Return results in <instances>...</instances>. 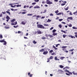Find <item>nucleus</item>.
Here are the masks:
<instances>
[{
  "label": "nucleus",
  "instance_id": "obj_36",
  "mask_svg": "<svg viewBox=\"0 0 77 77\" xmlns=\"http://www.w3.org/2000/svg\"><path fill=\"white\" fill-rule=\"evenodd\" d=\"M73 74H74V75H76V74H77V73H75L74 72V71H73L72 72Z\"/></svg>",
  "mask_w": 77,
  "mask_h": 77
},
{
  "label": "nucleus",
  "instance_id": "obj_14",
  "mask_svg": "<svg viewBox=\"0 0 77 77\" xmlns=\"http://www.w3.org/2000/svg\"><path fill=\"white\" fill-rule=\"evenodd\" d=\"M39 17L40 18L41 17V16H39V15L37 16L36 17V20H38V18H39Z\"/></svg>",
  "mask_w": 77,
  "mask_h": 77
},
{
  "label": "nucleus",
  "instance_id": "obj_22",
  "mask_svg": "<svg viewBox=\"0 0 77 77\" xmlns=\"http://www.w3.org/2000/svg\"><path fill=\"white\" fill-rule=\"evenodd\" d=\"M68 19L70 20H72V17H70L68 18Z\"/></svg>",
  "mask_w": 77,
  "mask_h": 77
},
{
  "label": "nucleus",
  "instance_id": "obj_58",
  "mask_svg": "<svg viewBox=\"0 0 77 77\" xmlns=\"http://www.w3.org/2000/svg\"><path fill=\"white\" fill-rule=\"evenodd\" d=\"M62 20H63V19H60L59 20V21H62Z\"/></svg>",
  "mask_w": 77,
  "mask_h": 77
},
{
  "label": "nucleus",
  "instance_id": "obj_6",
  "mask_svg": "<svg viewBox=\"0 0 77 77\" xmlns=\"http://www.w3.org/2000/svg\"><path fill=\"white\" fill-rule=\"evenodd\" d=\"M6 18L7 19L6 21L7 22H8L9 21V20L10 19V17L8 16H6Z\"/></svg>",
  "mask_w": 77,
  "mask_h": 77
},
{
  "label": "nucleus",
  "instance_id": "obj_62",
  "mask_svg": "<svg viewBox=\"0 0 77 77\" xmlns=\"http://www.w3.org/2000/svg\"><path fill=\"white\" fill-rule=\"evenodd\" d=\"M59 0H54V2H58Z\"/></svg>",
  "mask_w": 77,
  "mask_h": 77
},
{
  "label": "nucleus",
  "instance_id": "obj_23",
  "mask_svg": "<svg viewBox=\"0 0 77 77\" xmlns=\"http://www.w3.org/2000/svg\"><path fill=\"white\" fill-rule=\"evenodd\" d=\"M61 32H63L64 33H67V32H66V31H63V30H61Z\"/></svg>",
  "mask_w": 77,
  "mask_h": 77
},
{
  "label": "nucleus",
  "instance_id": "obj_48",
  "mask_svg": "<svg viewBox=\"0 0 77 77\" xmlns=\"http://www.w3.org/2000/svg\"><path fill=\"white\" fill-rule=\"evenodd\" d=\"M5 29H9V27L5 26Z\"/></svg>",
  "mask_w": 77,
  "mask_h": 77
},
{
  "label": "nucleus",
  "instance_id": "obj_16",
  "mask_svg": "<svg viewBox=\"0 0 77 77\" xmlns=\"http://www.w3.org/2000/svg\"><path fill=\"white\" fill-rule=\"evenodd\" d=\"M17 24V22H15V23H11V24L13 26H14V25H16Z\"/></svg>",
  "mask_w": 77,
  "mask_h": 77
},
{
  "label": "nucleus",
  "instance_id": "obj_45",
  "mask_svg": "<svg viewBox=\"0 0 77 77\" xmlns=\"http://www.w3.org/2000/svg\"><path fill=\"white\" fill-rule=\"evenodd\" d=\"M18 27V25H17L16 26H14L13 27L14 28H17V27Z\"/></svg>",
  "mask_w": 77,
  "mask_h": 77
},
{
  "label": "nucleus",
  "instance_id": "obj_30",
  "mask_svg": "<svg viewBox=\"0 0 77 77\" xmlns=\"http://www.w3.org/2000/svg\"><path fill=\"white\" fill-rule=\"evenodd\" d=\"M33 44H36L37 43V42H35V41L34 40L33 41Z\"/></svg>",
  "mask_w": 77,
  "mask_h": 77
},
{
  "label": "nucleus",
  "instance_id": "obj_37",
  "mask_svg": "<svg viewBox=\"0 0 77 77\" xmlns=\"http://www.w3.org/2000/svg\"><path fill=\"white\" fill-rule=\"evenodd\" d=\"M55 13H56V14H57L59 12V10H57L56 11L54 12Z\"/></svg>",
  "mask_w": 77,
  "mask_h": 77
},
{
  "label": "nucleus",
  "instance_id": "obj_9",
  "mask_svg": "<svg viewBox=\"0 0 77 77\" xmlns=\"http://www.w3.org/2000/svg\"><path fill=\"white\" fill-rule=\"evenodd\" d=\"M48 51H45L43 52V54L45 55L47 54H48Z\"/></svg>",
  "mask_w": 77,
  "mask_h": 77
},
{
  "label": "nucleus",
  "instance_id": "obj_64",
  "mask_svg": "<svg viewBox=\"0 0 77 77\" xmlns=\"http://www.w3.org/2000/svg\"><path fill=\"white\" fill-rule=\"evenodd\" d=\"M53 27H51L50 29V30H52V29H53Z\"/></svg>",
  "mask_w": 77,
  "mask_h": 77
},
{
  "label": "nucleus",
  "instance_id": "obj_15",
  "mask_svg": "<svg viewBox=\"0 0 77 77\" xmlns=\"http://www.w3.org/2000/svg\"><path fill=\"white\" fill-rule=\"evenodd\" d=\"M69 37H70L71 38H75V37L74 36H73L71 35H70L69 36Z\"/></svg>",
  "mask_w": 77,
  "mask_h": 77
},
{
  "label": "nucleus",
  "instance_id": "obj_24",
  "mask_svg": "<svg viewBox=\"0 0 77 77\" xmlns=\"http://www.w3.org/2000/svg\"><path fill=\"white\" fill-rule=\"evenodd\" d=\"M15 21V19H12L11 20V23H13V22H14V21Z\"/></svg>",
  "mask_w": 77,
  "mask_h": 77
},
{
  "label": "nucleus",
  "instance_id": "obj_35",
  "mask_svg": "<svg viewBox=\"0 0 77 77\" xmlns=\"http://www.w3.org/2000/svg\"><path fill=\"white\" fill-rule=\"evenodd\" d=\"M3 38V35H0V38L2 39Z\"/></svg>",
  "mask_w": 77,
  "mask_h": 77
},
{
  "label": "nucleus",
  "instance_id": "obj_10",
  "mask_svg": "<svg viewBox=\"0 0 77 77\" xmlns=\"http://www.w3.org/2000/svg\"><path fill=\"white\" fill-rule=\"evenodd\" d=\"M45 51V49L44 48H42L39 51V52H43Z\"/></svg>",
  "mask_w": 77,
  "mask_h": 77
},
{
  "label": "nucleus",
  "instance_id": "obj_21",
  "mask_svg": "<svg viewBox=\"0 0 77 77\" xmlns=\"http://www.w3.org/2000/svg\"><path fill=\"white\" fill-rule=\"evenodd\" d=\"M16 6L17 8H18V7H21V5L18 4L16 5Z\"/></svg>",
  "mask_w": 77,
  "mask_h": 77
},
{
  "label": "nucleus",
  "instance_id": "obj_43",
  "mask_svg": "<svg viewBox=\"0 0 77 77\" xmlns=\"http://www.w3.org/2000/svg\"><path fill=\"white\" fill-rule=\"evenodd\" d=\"M42 39H46V38H45V37H42Z\"/></svg>",
  "mask_w": 77,
  "mask_h": 77
},
{
  "label": "nucleus",
  "instance_id": "obj_18",
  "mask_svg": "<svg viewBox=\"0 0 77 77\" xmlns=\"http://www.w3.org/2000/svg\"><path fill=\"white\" fill-rule=\"evenodd\" d=\"M57 35V34L56 32V33L54 32L52 34V35H53V36H56Z\"/></svg>",
  "mask_w": 77,
  "mask_h": 77
},
{
  "label": "nucleus",
  "instance_id": "obj_38",
  "mask_svg": "<svg viewBox=\"0 0 77 77\" xmlns=\"http://www.w3.org/2000/svg\"><path fill=\"white\" fill-rule=\"evenodd\" d=\"M53 50H51L49 51V53H53Z\"/></svg>",
  "mask_w": 77,
  "mask_h": 77
},
{
  "label": "nucleus",
  "instance_id": "obj_29",
  "mask_svg": "<svg viewBox=\"0 0 77 77\" xmlns=\"http://www.w3.org/2000/svg\"><path fill=\"white\" fill-rule=\"evenodd\" d=\"M6 13H7V14H8L9 15H11V13L9 11H6Z\"/></svg>",
  "mask_w": 77,
  "mask_h": 77
},
{
  "label": "nucleus",
  "instance_id": "obj_57",
  "mask_svg": "<svg viewBox=\"0 0 77 77\" xmlns=\"http://www.w3.org/2000/svg\"><path fill=\"white\" fill-rule=\"evenodd\" d=\"M51 54L52 55H54V54H55V53H51Z\"/></svg>",
  "mask_w": 77,
  "mask_h": 77
},
{
  "label": "nucleus",
  "instance_id": "obj_25",
  "mask_svg": "<svg viewBox=\"0 0 77 77\" xmlns=\"http://www.w3.org/2000/svg\"><path fill=\"white\" fill-rule=\"evenodd\" d=\"M54 59H55V60H59V59L57 58V57H55Z\"/></svg>",
  "mask_w": 77,
  "mask_h": 77
},
{
  "label": "nucleus",
  "instance_id": "obj_32",
  "mask_svg": "<svg viewBox=\"0 0 77 77\" xmlns=\"http://www.w3.org/2000/svg\"><path fill=\"white\" fill-rule=\"evenodd\" d=\"M67 35H63V38H65V37H66V36H67Z\"/></svg>",
  "mask_w": 77,
  "mask_h": 77
},
{
  "label": "nucleus",
  "instance_id": "obj_52",
  "mask_svg": "<svg viewBox=\"0 0 77 77\" xmlns=\"http://www.w3.org/2000/svg\"><path fill=\"white\" fill-rule=\"evenodd\" d=\"M33 6H31L30 7H29V9H31V8H33Z\"/></svg>",
  "mask_w": 77,
  "mask_h": 77
},
{
  "label": "nucleus",
  "instance_id": "obj_51",
  "mask_svg": "<svg viewBox=\"0 0 77 77\" xmlns=\"http://www.w3.org/2000/svg\"><path fill=\"white\" fill-rule=\"evenodd\" d=\"M35 2H39V0H34Z\"/></svg>",
  "mask_w": 77,
  "mask_h": 77
},
{
  "label": "nucleus",
  "instance_id": "obj_55",
  "mask_svg": "<svg viewBox=\"0 0 77 77\" xmlns=\"http://www.w3.org/2000/svg\"><path fill=\"white\" fill-rule=\"evenodd\" d=\"M66 68L67 69H69V68H69V67L68 66H66Z\"/></svg>",
  "mask_w": 77,
  "mask_h": 77
},
{
  "label": "nucleus",
  "instance_id": "obj_11",
  "mask_svg": "<svg viewBox=\"0 0 77 77\" xmlns=\"http://www.w3.org/2000/svg\"><path fill=\"white\" fill-rule=\"evenodd\" d=\"M34 9H38V8H40V7L39 6L37 5L34 7Z\"/></svg>",
  "mask_w": 77,
  "mask_h": 77
},
{
  "label": "nucleus",
  "instance_id": "obj_40",
  "mask_svg": "<svg viewBox=\"0 0 77 77\" xmlns=\"http://www.w3.org/2000/svg\"><path fill=\"white\" fill-rule=\"evenodd\" d=\"M46 12H47V10L45 9L44 10V12H43V13L44 14L45 13H46Z\"/></svg>",
  "mask_w": 77,
  "mask_h": 77
},
{
  "label": "nucleus",
  "instance_id": "obj_63",
  "mask_svg": "<svg viewBox=\"0 0 77 77\" xmlns=\"http://www.w3.org/2000/svg\"><path fill=\"white\" fill-rule=\"evenodd\" d=\"M33 75V74H30L29 75L30 77H32V75Z\"/></svg>",
  "mask_w": 77,
  "mask_h": 77
},
{
  "label": "nucleus",
  "instance_id": "obj_59",
  "mask_svg": "<svg viewBox=\"0 0 77 77\" xmlns=\"http://www.w3.org/2000/svg\"><path fill=\"white\" fill-rule=\"evenodd\" d=\"M22 14H26V12H22Z\"/></svg>",
  "mask_w": 77,
  "mask_h": 77
},
{
  "label": "nucleus",
  "instance_id": "obj_34",
  "mask_svg": "<svg viewBox=\"0 0 77 77\" xmlns=\"http://www.w3.org/2000/svg\"><path fill=\"white\" fill-rule=\"evenodd\" d=\"M27 15L28 16H31V15H33V14H27Z\"/></svg>",
  "mask_w": 77,
  "mask_h": 77
},
{
  "label": "nucleus",
  "instance_id": "obj_20",
  "mask_svg": "<svg viewBox=\"0 0 77 77\" xmlns=\"http://www.w3.org/2000/svg\"><path fill=\"white\" fill-rule=\"evenodd\" d=\"M67 48V46H63L61 47L62 48Z\"/></svg>",
  "mask_w": 77,
  "mask_h": 77
},
{
  "label": "nucleus",
  "instance_id": "obj_60",
  "mask_svg": "<svg viewBox=\"0 0 77 77\" xmlns=\"http://www.w3.org/2000/svg\"><path fill=\"white\" fill-rule=\"evenodd\" d=\"M2 13L3 14H6V12L5 11H4V12H2Z\"/></svg>",
  "mask_w": 77,
  "mask_h": 77
},
{
  "label": "nucleus",
  "instance_id": "obj_8",
  "mask_svg": "<svg viewBox=\"0 0 77 77\" xmlns=\"http://www.w3.org/2000/svg\"><path fill=\"white\" fill-rule=\"evenodd\" d=\"M64 71L65 72H67L68 73H69V74H72V73L69 71L68 70H64Z\"/></svg>",
  "mask_w": 77,
  "mask_h": 77
},
{
  "label": "nucleus",
  "instance_id": "obj_28",
  "mask_svg": "<svg viewBox=\"0 0 77 77\" xmlns=\"http://www.w3.org/2000/svg\"><path fill=\"white\" fill-rule=\"evenodd\" d=\"M59 66H60V67L61 68H63L64 67V66H63L62 65H60Z\"/></svg>",
  "mask_w": 77,
  "mask_h": 77
},
{
  "label": "nucleus",
  "instance_id": "obj_4",
  "mask_svg": "<svg viewBox=\"0 0 77 77\" xmlns=\"http://www.w3.org/2000/svg\"><path fill=\"white\" fill-rule=\"evenodd\" d=\"M46 3L48 5H52V4H53V2H50V0H47Z\"/></svg>",
  "mask_w": 77,
  "mask_h": 77
},
{
  "label": "nucleus",
  "instance_id": "obj_27",
  "mask_svg": "<svg viewBox=\"0 0 77 77\" xmlns=\"http://www.w3.org/2000/svg\"><path fill=\"white\" fill-rule=\"evenodd\" d=\"M53 47L54 48V49H55V50H57V48H56L55 46H54V45H53Z\"/></svg>",
  "mask_w": 77,
  "mask_h": 77
},
{
  "label": "nucleus",
  "instance_id": "obj_5",
  "mask_svg": "<svg viewBox=\"0 0 77 77\" xmlns=\"http://www.w3.org/2000/svg\"><path fill=\"white\" fill-rule=\"evenodd\" d=\"M0 42H4V45H6V42L5 41V40H0Z\"/></svg>",
  "mask_w": 77,
  "mask_h": 77
},
{
  "label": "nucleus",
  "instance_id": "obj_41",
  "mask_svg": "<svg viewBox=\"0 0 77 77\" xmlns=\"http://www.w3.org/2000/svg\"><path fill=\"white\" fill-rule=\"evenodd\" d=\"M74 49H70V50H69V51H73V50H74Z\"/></svg>",
  "mask_w": 77,
  "mask_h": 77
},
{
  "label": "nucleus",
  "instance_id": "obj_49",
  "mask_svg": "<svg viewBox=\"0 0 77 77\" xmlns=\"http://www.w3.org/2000/svg\"><path fill=\"white\" fill-rule=\"evenodd\" d=\"M58 45H60V44H58L56 45V47H58Z\"/></svg>",
  "mask_w": 77,
  "mask_h": 77
},
{
  "label": "nucleus",
  "instance_id": "obj_1",
  "mask_svg": "<svg viewBox=\"0 0 77 77\" xmlns=\"http://www.w3.org/2000/svg\"><path fill=\"white\" fill-rule=\"evenodd\" d=\"M45 36L46 37H47V39H48V40H50L51 38H53V36L52 35L50 34L48 35L47 34H46Z\"/></svg>",
  "mask_w": 77,
  "mask_h": 77
},
{
  "label": "nucleus",
  "instance_id": "obj_39",
  "mask_svg": "<svg viewBox=\"0 0 77 77\" xmlns=\"http://www.w3.org/2000/svg\"><path fill=\"white\" fill-rule=\"evenodd\" d=\"M59 27L60 28H62V25L60 24H59L58 25Z\"/></svg>",
  "mask_w": 77,
  "mask_h": 77
},
{
  "label": "nucleus",
  "instance_id": "obj_13",
  "mask_svg": "<svg viewBox=\"0 0 77 77\" xmlns=\"http://www.w3.org/2000/svg\"><path fill=\"white\" fill-rule=\"evenodd\" d=\"M58 72H60V73H62L63 72V71H62V70L59 69L58 70Z\"/></svg>",
  "mask_w": 77,
  "mask_h": 77
},
{
  "label": "nucleus",
  "instance_id": "obj_2",
  "mask_svg": "<svg viewBox=\"0 0 77 77\" xmlns=\"http://www.w3.org/2000/svg\"><path fill=\"white\" fill-rule=\"evenodd\" d=\"M0 59H3L6 60V57H5V53H4L0 55Z\"/></svg>",
  "mask_w": 77,
  "mask_h": 77
},
{
  "label": "nucleus",
  "instance_id": "obj_17",
  "mask_svg": "<svg viewBox=\"0 0 77 77\" xmlns=\"http://www.w3.org/2000/svg\"><path fill=\"white\" fill-rule=\"evenodd\" d=\"M62 14L63 15V13H61V12H60V13H58L56 14V15H60Z\"/></svg>",
  "mask_w": 77,
  "mask_h": 77
},
{
  "label": "nucleus",
  "instance_id": "obj_54",
  "mask_svg": "<svg viewBox=\"0 0 77 77\" xmlns=\"http://www.w3.org/2000/svg\"><path fill=\"white\" fill-rule=\"evenodd\" d=\"M47 60H48L47 61V62H50V59L48 58Z\"/></svg>",
  "mask_w": 77,
  "mask_h": 77
},
{
  "label": "nucleus",
  "instance_id": "obj_12",
  "mask_svg": "<svg viewBox=\"0 0 77 77\" xmlns=\"http://www.w3.org/2000/svg\"><path fill=\"white\" fill-rule=\"evenodd\" d=\"M38 34H41L42 33V32L40 31V30L39 29L38 31H37Z\"/></svg>",
  "mask_w": 77,
  "mask_h": 77
},
{
  "label": "nucleus",
  "instance_id": "obj_53",
  "mask_svg": "<svg viewBox=\"0 0 77 77\" xmlns=\"http://www.w3.org/2000/svg\"><path fill=\"white\" fill-rule=\"evenodd\" d=\"M50 16H53V14L52 13L50 14Z\"/></svg>",
  "mask_w": 77,
  "mask_h": 77
},
{
  "label": "nucleus",
  "instance_id": "obj_50",
  "mask_svg": "<svg viewBox=\"0 0 77 77\" xmlns=\"http://www.w3.org/2000/svg\"><path fill=\"white\" fill-rule=\"evenodd\" d=\"M36 2H33L32 3V5H34L36 4Z\"/></svg>",
  "mask_w": 77,
  "mask_h": 77
},
{
  "label": "nucleus",
  "instance_id": "obj_33",
  "mask_svg": "<svg viewBox=\"0 0 77 77\" xmlns=\"http://www.w3.org/2000/svg\"><path fill=\"white\" fill-rule=\"evenodd\" d=\"M56 32V30L55 29H54L52 31V33H55Z\"/></svg>",
  "mask_w": 77,
  "mask_h": 77
},
{
  "label": "nucleus",
  "instance_id": "obj_19",
  "mask_svg": "<svg viewBox=\"0 0 77 77\" xmlns=\"http://www.w3.org/2000/svg\"><path fill=\"white\" fill-rule=\"evenodd\" d=\"M61 2H62L63 3H66V1H63L62 0L60 1L59 2L60 3H61Z\"/></svg>",
  "mask_w": 77,
  "mask_h": 77
},
{
  "label": "nucleus",
  "instance_id": "obj_31",
  "mask_svg": "<svg viewBox=\"0 0 77 77\" xmlns=\"http://www.w3.org/2000/svg\"><path fill=\"white\" fill-rule=\"evenodd\" d=\"M49 59H53V57L52 56H51Z\"/></svg>",
  "mask_w": 77,
  "mask_h": 77
},
{
  "label": "nucleus",
  "instance_id": "obj_3",
  "mask_svg": "<svg viewBox=\"0 0 77 77\" xmlns=\"http://www.w3.org/2000/svg\"><path fill=\"white\" fill-rule=\"evenodd\" d=\"M37 27L38 28H42V29H45V27H44V26L43 25L40 24H38L37 25Z\"/></svg>",
  "mask_w": 77,
  "mask_h": 77
},
{
  "label": "nucleus",
  "instance_id": "obj_7",
  "mask_svg": "<svg viewBox=\"0 0 77 77\" xmlns=\"http://www.w3.org/2000/svg\"><path fill=\"white\" fill-rule=\"evenodd\" d=\"M26 23H27V21L26 20L23 21L22 22L21 24H23V25H25Z\"/></svg>",
  "mask_w": 77,
  "mask_h": 77
},
{
  "label": "nucleus",
  "instance_id": "obj_61",
  "mask_svg": "<svg viewBox=\"0 0 77 77\" xmlns=\"http://www.w3.org/2000/svg\"><path fill=\"white\" fill-rule=\"evenodd\" d=\"M66 75H70V74L66 73Z\"/></svg>",
  "mask_w": 77,
  "mask_h": 77
},
{
  "label": "nucleus",
  "instance_id": "obj_42",
  "mask_svg": "<svg viewBox=\"0 0 77 77\" xmlns=\"http://www.w3.org/2000/svg\"><path fill=\"white\" fill-rule=\"evenodd\" d=\"M66 3L62 4H61V6H64V5H65V4Z\"/></svg>",
  "mask_w": 77,
  "mask_h": 77
},
{
  "label": "nucleus",
  "instance_id": "obj_44",
  "mask_svg": "<svg viewBox=\"0 0 77 77\" xmlns=\"http://www.w3.org/2000/svg\"><path fill=\"white\" fill-rule=\"evenodd\" d=\"M72 28L73 29H77V28L74 27V26L72 27Z\"/></svg>",
  "mask_w": 77,
  "mask_h": 77
},
{
  "label": "nucleus",
  "instance_id": "obj_26",
  "mask_svg": "<svg viewBox=\"0 0 77 77\" xmlns=\"http://www.w3.org/2000/svg\"><path fill=\"white\" fill-rule=\"evenodd\" d=\"M44 26H49V25L48 24H46L45 23L44 24Z\"/></svg>",
  "mask_w": 77,
  "mask_h": 77
},
{
  "label": "nucleus",
  "instance_id": "obj_46",
  "mask_svg": "<svg viewBox=\"0 0 77 77\" xmlns=\"http://www.w3.org/2000/svg\"><path fill=\"white\" fill-rule=\"evenodd\" d=\"M17 4H19V3H15L14 4L13 3V4H12V5H16Z\"/></svg>",
  "mask_w": 77,
  "mask_h": 77
},
{
  "label": "nucleus",
  "instance_id": "obj_56",
  "mask_svg": "<svg viewBox=\"0 0 77 77\" xmlns=\"http://www.w3.org/2000/svg\"><path fill=\"white\" fill-rule=\"evenodd\" d=\"M68 26H69V27H72V24H70V25H69V26L68 25Z\"/></svg>",
  "mask_w": 77,
  "mask_h": 77
},
{
  "label": "nucleus",
  "instance_id": "obj_47",
  "mask_svg": "<svg viewBox=\"0 0 77 77\" xmlns=\"http://www.w3.org/2000/svg\"><path fill=\"white\" fill-rule=\"evenodd\" d=\"M68 9H69V7H67L65 9L66 11H67V10H68Z\"/></svg>",
  "mask_w": 77,
  "mask_h": 77
}]
</instances>
